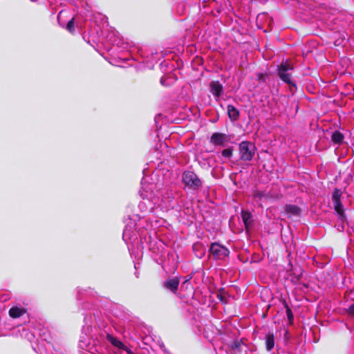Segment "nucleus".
I'll list each match as a JSON object with an SVG mask.
<instances>
[{
	"mask_svg": "<svg viewBox=\"0 0 354 354\" xmlns=\"http://www.w3.org/2000/svg\"><path fill=\"white\" fill-rule=\"evenodd\" d=\"M257 197H258V198H261V194H257L255 195V198H257Z\"/></svg>",
	"mask_w": 354,
	"mask_h": 354,
	"instance_id": "obj_23",
	"label": "nucleus"
},
{
	"mask_svg": "<svg viewBox=\"0 0 354 354\" xmlns=\"http://www.w3.org/2000/svg\"><path fill=\"white\" fill-rule=\"evenodd\" d=\"M266 346L268 351H270L274 346V337L272 333H268L265 337Z\"/></svg>",
	"mask_w": 354,
	"mask_h": 354,
	"instance_id": "obj_12",
	"label": "nucleus"
},
{
	"mask_svg": "<svg viewBox=\"0 0 354 354\" xmlns=\"http://www.w3.org/2000/svg\"><path fill=\"white\" fill-rule=\"evenodd\" d=\"M129 233V230L127 227H126L124 230V233H123V239H124L125 236H127Z\"/></svg>",
	"mask_w": 354,
	"mask_h": 354,
	"instance_id": "obj_22",
	"label": "nucleus"
},
{
	"mask_svg": "<svg viewBox=\"0 0 354 354\" xmlns=\"http://www.w3.org/2000/svg\"><path fill=\"white\" fill-rule=\"evenodd\" d=\"M336 212L339 214V217L342 219L344 217V208L341 201L333 202Z\"/></svg>",
	"mask_w": 354,
	"mask_h": 354,
	"instance_id": "obj_16",
	"label": "nucleus"
},
{
	"mask_svg": "<svg viewBox=\"0 0 354 354\" xmlns=\"http://www.w3.org/2000/svg\"><path fill=\"white\" fill-rule=\"evenodd\" d=\"M222 155L227 158H230L232 156V149L231 147L225 149L222 151Z\"/></svg>",
	"mask_w": 354,
	"mask_h": 354,
	"instance_id": "obj_18",
	"label": "nucleus"
},
{
	"mask_svg": "<svg viewBox=\"0 0 354 354\" xmlns=\"http://www.w3.org/2000/svg\"><path fill=\"white\" fill-rule=\"evenodd\" d=\"M179 279L177 277H173L166 279L163 283V287L171 292L176 293L179 286Z\"/></svg>",
	"mask_w": 354,
	"mask_h": 354,
	"instance_id": "obj_8",
	"label": "nucleus"
},
{
	"mask_svg": "<svg viewBox=\"0 0 354 354\" xmlns=\"http://www.w3.org/2000/svg\"><path fill=\"white\" fill-rule=\"evenodd\" d=\"M285 210L288 214L292 216H298L300 213V209L295 205H286Z\"/></svg>",
	"mask_w": 354,
	"mask_h": 354,
	"instance_id": "obj_13",
	"label": "nucleus"
},
{
	"mask_svg": "<svg viewBox=\"0 0 354 354\" xmlns=\"http://www.w3.org/2000/svg\"><path fill=\"white\" fill-rule=\"evenodd\" d=\"M184 183L193 189H198L201 186V181L196 174L192 171H185L183 175Z\"/></svg>",
	"mask_w": 354,
	"mask_h": 354,
	"instance_id": "obj_5",
	"label": "nucleus"
},
{
	"mask_svg": "<svg viewBox=\"0 0 354 354\" xmlns=\"http://www.w3.org/2000/svg\"><path fill=\"white\" fill-rule=\"evenodd\" d=\"M26 310L22 307L14 306L9 310V315L12 318H18L26 313Z\"/></svg>",
	"mask_w": 354,
	"mask_h": 354,
	"instance_id": "obj_10",
	"label": "nucleus"
},
{
	"mask_svg": "<svg viewBox=\"0 0 354 354\" xmlns=\"http://www.w3.org/2000/svg\"><path fill=\"white\" fill-rule=\"evenodd\" d=\"M109 342L113 346L118 348H124V344L117 338L113 336L106 334V339L104 340L103 343L100 345H95L94 350H92V348H88V349L91 353H96L97 354H109V351H108L107 346L106 345V342Z\"/></svg>",
	"mask_w": 354,
	"mask_h": 354,
	"instance_id": "obj_2",
	"label": "nucleus"
},
{
	"mask_svg": "<svg viewBox=\"0 0 354 354\" xmlns=\"http://www.w3.org/2000/svg\"><path fill=\"white\" fill-rule=\"evenodd\" d=\"M293 68V65L290 62L287 60L283 61L278 67V74L282 81L290 86L295 87V84L292 81L291 71Z\"/></svg>",
	"mask_w": 354,
	"mask_h": 354,
	"instance_id": "obj_3",
	"label": "nucleus"
},
{
	"mask_svg": "<svg viewBox=\"0 0 354 354\" xmlns=\"http://www.w3.org/2000/svg\"><path fill=\"white\" fill-rule=\"evenodd\" d=\"M155 188L156 186L153 184H142L141 190L140 191V196L143 199H147L153 205H156L162 207H169L170 203L173 200V196H168L166 198L162 196V193H160L159 190H156L155 192Z\"/></svg>",
	"mask_w": 354,
	"mask_h": 354,
	"instance_id": "obj_1",
	"label": "nucleus"
},
{
	"mask_svg": "<svg viewBox=\"0 0 354 354\" xmlns=\"http://www.w3.org/2000/svg\"><path fill=\"white\" fill-rule=\"evenodd\" d=\"M84 346H86V347H88V346H89V345H88V344H87L86 343H85V344H84Z\"/></svg>",
	"mask_w": 354,
	"mask_h": 354,
	"instance_id": "obj_27",
	"label": "nucleus"
},
{
	"mask_svg": "<svg viewBox=\"0 0 354 354\" xmlns=\"http://www.w3.org/2000/svg\"><path fill=\"white\" fill-rule=\"evenodd\" d=\"M210 92L218 98L223 93V86L218 81L212 82L210 84Z\"/></svg>",
	"mask_w": 354,
	"mask_h": 354,
	"instance_id": "obj_9",
	"label": "nucleus"
},
{
	"mask_svg": "<svg viewBox=\"0 0 354 354\" xmlns=\"http://www.w3.org/2000/svg\"><path fill=\"white\" fill-rule=\"evenodd\" d=\"M204 255V252H203L199 257H202Z\"/></svg>",
	"mask_w": 354,
	"mask_h": 354,
	"instance_id": "obj_25",
	"label": "nucleus"
},
{
	"mask_svg": "<svg viewBox=\"0 0 354 354\" xmlns=\"http://www.w3.org/2000/svg\"><path fill=\"white\" fill-rule=\"evenodd\" d=\"M286 314L288 319L290 322H292L293 320V314L290 310V308L288 306H286Z\"/></svg>",
	"mask_w": 354,
	"mask_h": 354,
	"instance_id": "obj_20",
	"label": "nucleus"
},
{
	"mask_svg": "<svg viewBox=\"0 0 354 354\" xmlns=\"http://www.w3.org/2000/svg\"><path fill=\"white\" fill-rule=\"evenodd\" d=\"M242 219L246 229H248L251 223V214L249 212L243 211Z\"/></svg>",
	"mask_w": 354,
	"mask_h": 354,
	"instance_id": "obj_14",
	"label": "nucleus"
},
{
	"mask_svg": "<svg viewBox=\"0 0 354 354\" xmlns=\"http://www.w3.org/2000/svg\"><path fill=\"white\" fill-rule=\"evenodd\" d=\"M341 196H342L341 190L338 189H335L334 190V192L333 193V196H332L333 202L340 201Z\"/></svg>",
	"mask_w": 354,
	"mask_h": 354,
	"instance_id": "obj_17",
	"label": "nucleus"
},
{
	"mask_svg": "<svg viewBox=\"0 0 354 354\" xmlns=\"http://www.w3.org/2000/svg\"><path fill=\"white\" fill-rule=\"evenodd\" d=\"M348 311L350 315H354V304L349 306Z\"/></svg>",
	"mask_w": 354,
	"mask_h": 354,
	"instance_id": "obj_21",
	"label": "nucleus"
},
{
	"mask_svg": "<svg viewBox=\"0 0 354 354\" xmlns=\"http://www.w3.org/2000/svg\"><path fill=\"white\" fill-rule=\"evenodd\" d=\"M240 158L244 161H250L255 153L254 145L248 141H243L239 146Z\"/></svg>",
	"mask_w": 354,
	"mask_h": 354,
	"instance_id": "obj_4",
	"label": "nucleus"
},
{
	"mask_svg": "<svg viewBox=\"0 0 354 354\" xmlns=\"http://www.w3.org/2000/svg\"><path fill=\"white\" fill-rule=\"evenodd\" d=\"M200 246H201L200 245H196H196H194V249H195V248H197V247H200Z\"/></svg>",
	"mask_w": 354,
	"mask_h": 354,
	"instance_id": "obj_24",
	"label": "nucleus"
},
{
	"mask_svg": "<svg viewBox=\"0 0 354 354\" xmlns=\"http://www.w3.org/2000/svg\"><path fill=\"white\" fill-rule=\"evenodd\" d=\"M332 141L335 144H341L344 140V135L338 131L333 132L331 136Z\"/></svg>",
	"mask_w": 354,
	"mask_h": 354,
	"instance_id": "obj_15",
	"label": "nucleus"
},
{
	"mask_svg": "<svg viewBox=\"0 0 354 354\" xmlns=\"http://www.w3.org/2000/svg\"><path fill=\"white\" fill-rule=\"evenodd\" d=\"M66 29L70 32H73L75 30V26H74V19H72L70 20L67 25H66Z\"/></svg>",
	"mask_w": 354,
	"mask_h": 354,
	"instance_id": "obj_19",
	"label": "nucleus"
},
{
	"mask_svg": "<svg viewBox=\"0 0 354 354\" xmlns=\"http://www.w3.org/2000/svg\"><path fill=\"white\" fill-rule=\"evenodd\" d=\"M229 140V137L225 133H214L210 138V142L221 147H224Z\"/></svg>",
	"mask_w": 354,
	"mask_h": 354,
	"instance_id": "obj_7",
	"label": "nucleus"
},
{
	"mask_svg": "<svg viewBox=\"0 0 354 354\" xmlns=\"http://www.w3.org/2000/svg\"><path fill=\"white\" fill-rule=\"evenodd\" d=\"M160 82L162 84H163V79L162 78L160 80Z\"/></svg>",
	"mask_w": 354,
	"mask_h": 354,
	"instance_id": "obj_26",
	"label": "nucleus"
},
{
	"mask_svg": "<svg viewBox=\"0 0 354 354\" xmlns=\"http://www.w3.org/2000/svg\"><path fill=\"white\" fill-rule=\"evenodd\" d=\"M227 114L230 119L232 121H236L239 118V111L232 105L227 106Z\"/></svg>",
	"mask_w": 354,
	"mask_h": 354,
	"instance_id": "obj_11",
	"label": "nucleus"
},
{
	"mask_svg": "<svg viewBox=\"0 0 354 354\" xmlns=\"http://www.w3.org/2000/svg\"><path fill=\"white\" fill-rule=\"evenodd\" d=\"M209 252L216 259H223L230 254V251L227 248L218 243L211 244Z\"/></svg>",
	"mask_w": 354,
	"mask_h": 354,
	"instance_id": "obj_6",
	"label": "nucleus"
}]
</instances>
